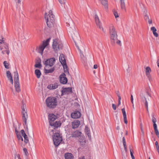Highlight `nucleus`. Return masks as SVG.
Instances as JSON below:
<instances>
[{
	"instance_id": "obj_51",
	"label": "nucleus",
	"mask_w": 159,
	"mask_h": 159,
	"mask_svg": "<svg viewBox=\"0 0 159 159\" xmlns=\"http://www.w3.org/2000/svg\"><path fill=\"white\" fill-rule=\"evenodd\" d=\"M153 34L156 37H158V34L156 32V31L153 32Z\"/></svg>"
},
{
	"instance_id": "obj_32",
	"label": "nucleus",
	"mask_w": 159,
	"mask_h": 159,
	"mask_svg": "<svg viewBox=\"0 0 159 159\" xmlns=\"http://www.w3.org/2000/svg\"><path fill=\"white\" fill-rule=\"evenodd\" d=\"M35 73L38 78H40L41 74L39 70L36 69L35 70Z\"/></svg>"
},
{
	"instance_id": "obj_7",
	"label": "nucleus",
	"mask_w": 159,
	"mask_h": 159,
	"mask_svg": "<svg viewBox=\"0 0 159 159\" xmlns=\"http://www.w3.org/2000/svg\"><path fill=\"white\" fill-rule=\"evenodd\" d=\"M53 139L54 144L56 147L58 146L62 140L61 136L58 133L54 134L53 135Z\"/></svg>"
},
{
	"instance_id": "obj_41",
	"label": "nucleus",
	"mask_w": 159,
	"mask_h": 159,
	"mask_svg": "<svg viewBox=\"0 0 159 159\" xmlns=\"http://www.w3.org/2000/svg\"><path fill=\"white\" fill-rule=\"evenodd\" d=\"M59 3L61 5L65 4L66 0H58Z\"/></svg>"
},
{
	"instance_id": "obj_9",
	"label": "nucleus",
	"mask_w": 159,
	"mask_h": 159,
	"mask_svg": "<svg viewBox=\"0 0 159 159\" xmlns=\"http://www.w3.org/2000/svg\"><path fill=\"white\" fill-rule=\"evenodd\" d=\"M56 61L54 58H52L47 60L45 62V64L46 66H52L54 65Z\"/></svg>"
},
{
	"instance_id": "obj_17",
	"label": "nucleus",
	"mask_w": 159,
	"mask_h": 159,
	"mask_svg": "<svg viewBox=\"0 0 159 159\" xmlns=\"http://www.w3.org/2000/svg\"><path fill=\"white\" fill-rule=\"evenodd\" d=\"M81 116L80 113L78 111H75L71 114V116L73 118H78Z\"/></svg>"
},
{
	"instance_id": "obj_35",
	"label": "nucleus",
	"mask_w": 159,
	"mask_h": 159,
	"mask_svg": "<svg viewBox=\"0 0 159 159\" xmlns=\"http://www.w3.org/2000/svg\"><path fill=\"white\" fill-rule=\"evenodd\" d=\"M44 70L45 73H51L52 72L54 71V68H53L49 70H47L45 69Z\"/></svg>"
},
{
	"instance_id": "obj_6",
	"label": "nucleus",
	"mask_w": 159,
	"mask_h": 159,
	"mask_svg": "<svg viewBox=\"0 0 159 159\" xmlns=\"http://www.w3.org/2000/svg\"><path fill=\"white\" fill-rule=\"evenodd\" d=\"M0 50L1 51V54L3 56L5 53L8 55L10 52L8 44L6 43L0 45Z\"/></svg>"
},
{
	"instance_id": "obj_34",
	"label": "nucleus",
	"mask_w": 159,
	"mask_h": 159,
	"mask_svg": "<svg viewBox=\"0 0 159 159\" xmlns=\"http://www.w3.org/2000/svg\"><path fill=\"white\" fill-rule=\"evenodd\" d=\"M120 6L121 8L122 9L124 10L125 11L126 10L125 3L124 2V0H120Z\"/></svg>"
},
{
	"instance_id": "obj_63",
	"label": "nucleus",
	"mask_w": 159,
	"mask_h": 159,
	"mask_svg": "<svg viewBox=\"0 0 159 159\" xmlns=\"http://www.w3.org/2000/svg\"><path fill=\"white\" fill-rule=\"evenodd\" d=\"M120 101H118V103L117 105V107H118L120 104Z\"/></svg>"
},
{
	"instance_id": "obj_61",
	"label": "nucleus",
	"mask_w": 159,
	"mask_h": 159,
	"mask_svg": "<svg viewBox=\"0 0 159 159\" xmlns=\"http://www.w3.org/2000/svg\"><path fill=\"white\" fill-rule=\"evenodd\" d=\"M157 66H158V67H159V59H158V60H157Z\"/></svg>"
},
{
	"instance_id": "obj_5",
	"label": "nucleus",
	"mask_w": 159,
	"mask_h": 159,
	"mask_svg": "<svg viewBox=\"0 0 159 159\" xmlns=\"http://www.w3.org/2000/svg\"><path fill=\"white\" fill-rule=\"evenodd\" d=\"M14 87L16 92L19 93L21 91L20 84L19 81V75L16 71L14 72Z\"/></svg>"
},
{
	"instance_id": "obj_55",
	"label": "nucleus",
	"mask_w": 159,
	"mask_h": 159,
	"mask_svg": "<svg viewBox=\"0 0 159 159\" xmlns=\"http://www.w3.org/2000/svg\"><path fill=\"white\" fill-rule=\"evenodd\" d=\"M15 133L16 135L20 133H19V132L17 131V128L16 127L15 128Z\"/></svg>"
},
{
	"instance_id": "obj_52",
	"label": "nucleus",
	"mask_w": 159,
	"mask_h": 159,
	"mask_svg": "<svg viewBox=\"0 0 159 159\" xmlns=\"http://www.w3.org/2000/svg\"><path fill=\"white\" fill-rule=\"evenodd\" d=\"M141 131L142 132V136L144 137V131H143V128H141Z\"/></svg>"
},
{
	"instance_id": "obj_42",
	"label": "nucleus",
	"mask_w": 159,
	"mask_h": 159,
	"mask_svg": "<svg viewBox=\"0 0 159 159\" xmlns=\"http://www.w3.org/2000/svg\"><path fill=\"white\" fill-rule=\"evenodd\" d=\"M130 153L132 159H135L133 155V151L131 149H130Z\"/></svg>"
},
{
	"instance_id": "obj_64",
	"label": "nucleus",
	"mask_w": 159,
	"mask_h": 159,
	"mask_svg": "<svg viewBox=\"0 0 159 159\" xmlns=\"http://www.w3.org/2000/svg\"><path fill=\"white\" fill-rule=\"evenodd\" d=\"M17 157H18V159H21V158H20V155H18Z\"/></svg>"
},
{
	"instance_id": "obj_44",
	"label": "nucleus",
	"mask_w": 159,
	"mask_h": 159,
	"mask_svg": "<svg viewBox=\"0 0 159 159\" xmlns=\"http://www.w3.org/2000/svg\"><path fill=\"white\" fill-rule=\"evenodd\" d=\"M154 131L156 135L159 138V132L157 129H154Z\"/></svg>"
},
{
	"instance_id": "obj_16",
	"label": "nucleus",
	"mask_w": 159,
	"mask_h": 159,
	"mask_svg": "<svg viewBox=\"0 0 159 159\" xmlns=\"http://www.w3.org/2000/svg\"><path fill=\"white\" fill-rule=\"evenodd\" d=\"M49 124L53 122L57 118V116L53 114H50L48 116Z\"/></svg>"
},
{
	"instance_id": "obj_54",
	"label": "nucleus",
	"mask_w": 159,
	"mask_h": 159,
	"mask_svg": "<svg viewBox=\"0 0 159 159\" xmlns=\"http://www.w3.org/2000/svg\"><path fill=\"white\" fill-rule=\"evenodd\" d=\"M153 127L154 130L157 129V125L156 123L153 124Z\"/></svg>"
},
{
	"instance_id": "obj_18",
	"label": "nucleus",
	"mask_w": 159,
	"mask_h": 159,
	"mask_svg": "<svg viewBox=\"0 0 159 159\" xmlns=\"http://www.w3.org/2000/svg\"><path fill=\"white\" fill-rule=\"evenodd\" d=\"M140 96L141 97L143 102L144 104L145 107H147L148 106V103L145 97V94L143 93H141L140 94Z\"/></svg>"
},
{
	"instance_id": "obj_48",
	"label": "nucleus",
	"mask_w": 159,
	"mask_h": 159,
	"mask_svg": "<svg viewBox=\"0 0 159 159\" xmlns=\"http://www.w3.org/2000/svg\"><path fill=\"white\" fill-rule=\"evenodd\" d=\"M152 121L153 123V124L156 123V119L154 117H152Z\"/></svg>"
},
{
	"instance_id": "obj_43",
	"label": "nucleus",
	"mask_w": 159,
	"mask_h": 159,
	"mask_svg": "<svg viewBox=\"0 0 159 159\" xmlns=\"http://www.w3.org/2000/svg\"><path fill=\"white\" fill-rule=\"evenodd\" d=\"M24 138L25 140L24 142L26 143H27L29 142V139L28 138L27 136V135H26V136H24Z\"/></svg>"
},
{
	"instance_id": "obj_8",
	"label": "nucleus",
	"mask_w": 159,
	"mask_h": 159,
	"mask_svg": "<svg viewBox=\"0 0 159 159\" xmlns=\"http://www.w3.org/2000/svg\"><path fill=\"white\" fill-rule=\"evenodd\" d=\"M143 18L144 20L147 21L149 24H151L152 23V19L149 17L148 11L146 9H145L143 11Z\"/></svg>"
},
{
	"instance_id": "obj_33",
	"label": "nucleus",
	"mask_w": 159,
	"mask_h": 159,
	"mask_svg": "<svg viewBox=\"0 0 159 159\" xmlns=\"http://www.w3.org/2000/svg\"><path fill=\"white\" fill-rule=\"evenodd\" d=\"M85 132L87 134L89 139H90L91 136L90 134V130L89 129V128L87 126H85Z\"/></svg>"
},
{
	"instance_id": "obj_56",
	"label": "nucleus",
	"mask_w": 159,
	"mask_h": 159,
	"mask_svg": "<svg viewBox=\"0 0 159 159\" xmlns=\"http://www.w3.org/2000/svg\"><path fill=\"white\" fill-rule=\"evenodd\" d=\"M118 101H120L121 99L120 96L119 95H118Z\"/></svg>"
},
{
	"instance_id": "obj_29",
	"label": "nucleus",
	"mask_w": 159,
	"mask_h": 159,
	"mask_svg": "<svg viewBox=\"0 0 159 159\" xmlns=\"http://www.w3.org/2000/svg\"><path fill=\"white\" fill-rule=\"evenodd\" d=\"M65 159H73V155L70 153H67L65 154Z\"/></svg>"
},
{
	"instance_id": "obj_30",
	"label": "nucleus",
	"mask_w": 159,
	"mask_h": 159,
	"mask_svg": "<svg viewBox=\"0 0 159 159\" xmlns=\"http://www.w3.org/2000/svg\"><path fill=\"white\" fill-rule=\"evenodd\" d=\"M41 60L39 59L37 60L36 62V64L34 66L36 68H41L42 67V65L41 64Z\"/></svg>"
},
{
	"instance_id": "obj_19",
	"label": "nucleus",
	"mask_w": 159,
	"mask_h": 159,
	"mask_svg": "<svg viewBox=\"0 0 159 159\" xmlns=\"http://www.w3.org/2000/svg\"><path fill=\"white\" fill-rule=\"evenodd\" d=\"M47 46H45V45L43 43L42 44L39 46L37 49V52L42 55L43 50Z\"/></svg>"
},
{
	"instance_id": "obj_10",
	"label": "nucleus",
	"mask_w": 159,
	"mask_h": 159,
	"mask_svg": "<svg viewBox=\"0 0 159 159\" xmlns=\"http://www.w3.org/2000/svg\"><path fill=\"white\" fill-rule=\"evenodd\" d=\"M78 141L81 146L84 147L87 143V140L84 136H81L79 138Z\"/></svg>"
},
{
	"instance_id": "obj_59",
	"label": "nucleus",
	"mask_w": 159,
	"mask_h": 159,
	"mask_svg": "<svg viewBox=\"0 0 159 159\" xmlns=\"http://www.w3.org/2000/svg\"><path fill=\"white\" fill-rule=\"evenodd\" d=\"M21 2V1L20 0H17V2H16L18 4H20Z\"/></svg>"
},
{
	"instance_id": "obj_45",
	"label": "nucleus",
	"mask_w": 159,
	"mask_h": 159,
	"mask_svg": "<svg viewBox=\"0 0 159 159\" xmlns=\"http://www.w3.org/2000/svg\"><path fill=\"white\" fill-rule=\"evenodd\" d=\"M20 132L22 136H26V134L25 133L24 130L23 129H22L21 130Z\"/></svg>"
},
{
	"instance_id": "obj_2",
	"label": "nucleus",
	"mask_w": 159,
	"mask_h": 159,
	"mask_svg": "<svg viewBox=\"0 0 159 159\" xmlns=\"http://www.w3.org/2000/svg\"><path fill=\"white\" fill-rule=\"evenodd\" d=\"M44 17L48 26L49 28L54 27L55 25V19L52 10H50L49 11L48 15H47V13H46Z\"/></svg>"
},
{
	"instance_id": "obj_12",
	"label": "nucleus",
	"mask_w": 159,
	"mask_h": 159,
	"mask_svg": "<svg viewBox=\"0 0 159 159\" xmlns=\"http://www.w3.org/2000/svg\"><path fill=\"white\" fill-rule=\"evenodd\" d=\"M66 76V75L65 73H62L60 76V81L61 83L65 84L67 83V79Z\"/></svg>"
},
{
	"instance_id": "obj_31",
	"label": "nucleus",
	"mask_w": 159,
	"mask_h": 159,
	"mask_svg": "<svg viewBox=\"0 0 159 159\" xmlns=\"http://www.w3.org/2000/svg\"><path fill=\"white\" fill-rule=\"evenodd\" d=\"M62 65L63 66L64 72L69 74L68 69L67 67L66 62V64H62Z\"/></svg>"
},
{
	"instance_id": "obj_50",
	"label": "nucleus",
	"mask_w": 159,
	"mask_h": 159,
	"mask_svg": "<svg viewBox=\"0 0 159 159\" xmlns=\"http://www.w3.org/2000/svg\"><path fill=\"white\" fill-rule=\"evenodd\" d=\"M112 107L113 109L114 110H116V106L114 104H112Z\"/></svg>"
},
{
	"instance_id": "obj_24",
	"label": "nucleus",
	"mask_w": 159,
	"mask_h": 159,
	"mask_svg": "<svg viewBox=\"0 0 159 159\" xmlns=\"http://www.w3.org/2000/svg\"><path fill=\"white\" fill-rule=\"evenodd\" d=\"M6 75L8 79L9 80L10 82L12 84H13V82L12 79V77L11 74L9 71H7L6 72Z\"/></svg>"
},
{
	"instance_id": "obj_13",
	"label": "nucleus",
	"mask_w": 159,
	"mask_h": 159,
	"mask_svg": "<svg viewBox=\"0 0 159 159\" xmlns=\"http://www.w3.org/2000/svg\"><path fill=\"white\" fill-rule=\"evenodd\" d=\"M22 105L21 106V113L22 116H28L27 112V109L25 103H24L23 101L22 102Z\"/></svg>"
},
{
	"instance_id": "obj_28",
	"label": "nucleus",
	"mask_w": 159,
	"mask_h": 159,
	"mask_svg": "<svg viewBox=\"0 0 159 159\" xmlns=\"http://www.w3.org/2000/svg\"><path fill=\"white\" fill-rule=\"evenodd\" d=\"M59 59L61 64H66V61L64 58V56L63 54H61L60 55Z\"/></svg>"
},
{
	"instance_id": "obj_36",
	"label": "nucleus",
	"mask_w": 159,
	"mask_h": 159,
	"mask_svg": "<svg viewBox=\"0 0 159 159\" xmlns=\"http://www.w3.org/2000/svg\"><path fill=\"white\" fill-rule=\"evenodd\" d=\"M28 118V116H22L23 120L24 122L25 125H27V120Z\"/></svg>"
},
{
	"instance_id": "obj_1",
	"label": "nucleus",
	"mask_w": 159,
	"mask_h": 159,
	"mask_svg": "<svg viewBox=\"0 0 159 159\" xmlns=\"http://www.w3.org/2000/svg\"><path fill=\"white\" fill-rule=\"evenodd\" d=\"M109 33L111 43L114 45L116 43L120 46H121V41L118 39V35L115 28L111 25L109 27Z\"/></svg>"
},
{
	"instance_id": "obj_58",
	"label": "nucleus",
	"mask_w": 159,
	"mask_h": 159,
	"mask_svg": "<svg viewBox=\"0 0 159 159\" xmlns=\"http://www.w3.org/2000/svg\"><path fill=\"white\" fill-rule=\"evenodd\" d=\"M98 68V66L96 64H95L93 66V68L95 69H96Z\"/></svg>"
},
{
	"instance_id": "obj_62",
	"label": "nucleus",
	"mask_w": 159,
	"mask_h": 159,
	"mask_svg": "<svg viewBox=\"0 0 159 159\" xmlns=\"http://www.w3.org/2000/svg\"><path fill=\"white\" fill-rule=\"evenodd\" d=\"M140 126L141 129V128H143V124H142V123H141L140 124Z\"/></svg>"
},
{
	"instance_id": "obj_27",
	"label": "nucleus",
	"mask_w": 159,
	"mask_h": 159,
	"mask_svg": "<svg viewBox=\"0 0 159 159\" xmlns=\"http://www.w3.org/2000/svg\"><path fill=\"white\" fill-rule=\"evenodd\" d=\"M121 111L122 112V113L123 114V118H124V122L125 124H127L128 121L127 119V117H126V112L125 110V109L124 108H123L121 109Z\"/></svg>"
},
{
	"instance_id": "obj_22",
	"label": "nucleus",
	"mask_w": 159,
	"mask_h": 159,
	"mask_svg": "<svg viewBox=\"0 0 159 159\" xmlns=\"http://www.w3.org/2000/svg\"><path fill=\"white\" fill-rule=\"evenodd\" d=\"M81 132H80L78 130H77L74 132H73L71 134V136L70 137H77L79 136H80L81 135Z\"/></svg>"
},
{
	"instance_id": "obj_3",
	"label": "nucleus",
	"mask_w": 159,
	"mask_h": 159,
	"mask_svg": "<svg viewBox=\"0 0 159 159\" xmlns=\"http://www.w3.org/2000/svg\"><path fill=\"white\" fill-rule=\"evenodd\" d=\"M47 106L50 108H55L57 104V98L54 97H49L46 100Z\"/></svg>"
},
{
	"instance_id": "obj_40",
	"label": "nucleus",
	"mask_w": 159,
	"mask_h": 159,
	"mask_svg": "<svg viewBox=\"0 0 159 159\" xmlns=\"http://www.w3.org/2000/svg\"><path fill=\"white\" fill-rule=\"evenodd\" d=\"M23 150L25 156H28L29 155V153L27 151V149L25 148H24Z\"/></svg>"
},
{
	"instance_id": "obj_60",
	"label": "nucleus",
	"mask_w": 159,
	"mask_h": 159,
	"mask_svg": "<svg viewBox=\"0 0 159 159\" xmlns=\"http://www.w3.org/2000/svg\"><path fill=\"white\" fill-rule=\"evenodd\" d=\"M146 93L147 95H148L150 97H151V94L148 93V91H147Z\"/></svg>"
},
{
	"instance_id": "obj_53",
	"label": "nucleus",
	"mask_w": 159,
	"mask_h": 159,
	"mask_svg": "<svg viewBox=\"0 0 159 159\" xmlns=\"http://www.w3.org/2000/svg\"><path fill=\"white\" fill-rule=\"evenodd\" d=\"M130 100L132 104H133V98L132 95H131Z\"/></svg>"
},
{
	"instance_id": "obj_57",
	"label": "nucleus",
	"mask_w": 159,
	"mask_h": 159,
	"mask_svg": "<svg viewBox=\"0 0 159 159\" xmlns=\"http://www.w3.org/2000/svg\"><path fill=\"white\" fill-rule=\"evenodd\" d=\"M122 141H123V143H126V141L125 140V138L124 137H123L122 139Z\"/></svg>"
},
{
	"instance_id": "obj_49",
	"label": "nucleus",
	"mask_w": 159,
	"mask_h": 159,
	"mask_svg": "<svg viewBox=\"0 0 159 159\" xmlns=\"http://www.w3.org/2000/svg\"><path fill=\"white\" fill-rule=\"evenodd\" d=\"M114 14L115 16V17L116 18L117 17H119V15H118V14L117 12H116V11H114Z\"/></svg>"
},
{
	"instance_id": "obj_26",
	"label": "nucleus",
	"mask_w": 159,
	"mask_h": 159,
	"mask_svg": "<svg viewBox=\"0 0 159 159\" xmlns=\"http://www.w3.org/2000/svg\"><path fill=\"white\" fill-rule=\"evenodd\" d=\"M124 147L125 150V153L123 152H122V157L123 158L125 159L126 157H127L126 153L127 152V147L126 145V143H123Z\"/></svg>"
},
{
	"instance_id": "obj_11",
	"label": "nucleus",
	"mask_w": 159,
	"mask_h": 159,
	"mask_svg": "<svg viewBox=\"0 0 159 159\" xmlns=\"http://www.w3.org/2000/svg\"><path fill=\"white\" fill-rule=\"evenodd\" d=\"M95 19L96 24L98 27L100 29H102L103 31H104V29L102 26L101 23L99 20V19L98 16L97 14L95 15Z\"/></svg>"
},
{
	"instance_id": "obj_25",
	"label": "nucleus",
	"mask_w": 159,
	"mask_h": 159,
	"mask_svg": "<svg viewBox=\"0 0 159 159\" xmlns=\"http://www.w3.org/2000/svg\"><path fill=\"white\" fill-rule=\"evenodd\" d=\"M106 9L108 8V4L107 0H99Z\"/></svg>"
},
{
	"instance_id": "obj_20",
	"label": "nucleus",
	"mask_w": 159,
	"mask_h": 159,
	"mask_svg": "<svg viewBox=\"0 0 159 159\" xmlns=\"http://www.w3.org/2000/svg\"><path fill=\"white\" fill-rule=\"evenodd\" d=\"M80 124V121L78 120H76L73 121L72 123V127L73 129L78 128Z\"/></svg>"
},
{
	"instance_id": "obj_47",
	"label": "nucleus",
	"mask_w": 159,
	"mask_h": 159,
	"mask_svg": "<svg viewBox=\"0 0 159 159\" xmlns=\"http://www.w3.org/2000/svg\"><path fill=\"white\" fill-rule=\"evenodd\" d=\"M151 30L152 32V33L156 31L157 30L154 27H152L151 28Z\"/></svg>"
},
{
	"instance_id": "obj_15",
	"label": "nucleus",
	"mask_w": 159,
	"mask_h": 159,
	"mask_svg": "<svg viewBox=\"0 0 159 159\" xmlns=\"http://www.w3.org/2000/svg\"><path fill=\"white\" fill-rule=\"evenodd\" d=\"M72 92V89L71 87H68L64 88L61 91L62 95H64L66 94H69Z\"/></svg>"
},
{
	"instance_id": "obj_46",
	"label": "nucleus",
	"mask_w": 159,
	"mask_h": 159,
	"mask_svg": "<svg viewBox=\"0 0 159 159\" xmlns=\"http://www.w3.org/2000/svg\"><path fill=\"white\" fill-rule=\"evenodd\" d=\"M16 135H17V137L18 138V139L19 140H20V139H22V137L21 136V135H20V133L17 134Z\"/></svg>"
},
{
	"instance_id": "obj_39",
	"label": "nucleus",
	"mask_w": 159,
	"mask_h": 159,
	"mask_svg": "<svg viewBox=\"0 0 159 159\" xmlns=\"http://www.w3.org/2000/svg\"><path fill=\"white\" fill-rule=\"evenodd\" d=\"M156 147L157 150V151L158 153L159 154V146L158 145V143L157 141H156L155 143Z\"/></svg>"
},
{
	"instance_id": "obj_23",
	"label": "nucleus",
	"mask_w": 159,
	"mask_h": 159,
	"mask_svg": "<svg viewBox=\"0 0 159 159\" xmlns=\"http://www.w3.org/2000/svg\"><path fill=\"white\" fill-rule=\"evenodd\" d=\"M49 125L50 126H53L54 127V129H55L60 126L61 125V124L60 122L56 121L55 122H53L52 123H50Z\"/></svg>"
},
{
	"instance_id": "obj_38",
	"label": "nucleus",
	"mask_w": 159,
	"mask_h": 159,
	"mask_svg": "<svg viewBox=\"0 0 159 159\" xmlns=\"http://www.w3.org/2000/svg\"><path fill=\"white\" fill-rule=\"evenodd\" d=\"M50 38L48 39L46 41H44L43 42V43L45 45V46H47L49 44V41Z\"/></svg>"
},
{
	"instance_id": "obj_21",
	"label": "nucleus",
	"mask_w": 159,
	"mask_h": 159,
	"mask_svg": "<svg viewBox=\"0 0 159 159\" xmlns=\"http://www.w3.org/2000/svg\"><path fill=\"white\" fill-rule=\"evenodd\" d=\"M58 85L57 83L54 84H49L47 86V88L50 90H53L57 88Z\"/></svg>"
},
{
	"instance_id": "obj_14",
	"label": "nucleus",
	"mask_w": 159,
	"mask_h": 159,
	"mask_svg": "<svg viewBox=\"0 0 159 159\" xmlns=\"http://www.w3.org/2000/svg\"><path fill=\"white\" fill-rule=\"evenodd\" d=\"M151 71V70L150 67L148 66L146 67L145 69L146 75L150 81H151L152 80V77L150 74Z\"/></svg>"
},
{
	"instance_id": "obj_4",
	"label": "nucleus",
	"mask_w": 159,
	"mask_h": 159,
	"mask_svg": "<svg viewBox=\"0 0 159 159\" xmlns=\"http://www.w3.org/2000/svg\"><path fill=\"white\" fill-rule=\"evenodd\" d=\"M52 47L54 51L56 52L62 49L63 44L59 39H56L53 40Z\"/></svg>"
},
{
	"instance_id": "obj_37",
	"label": "nucleus",
	"mask_w": 159,
	"mask_h": 159,
	"mask_svg": "<svg viewBox=\"0 0 159 159\" xmlns=\"http://www.w3.org/2000/svg\"><path fill=\"white\" fill-rule=\"evenodd\" d=\"M3 64L4 66L6 68L8 69L9 68V64L6 61H5L3 62Z\"/></svg>"
}]
</instances>
